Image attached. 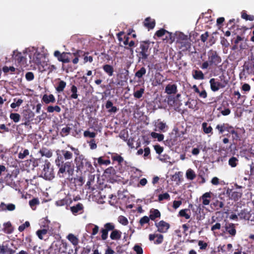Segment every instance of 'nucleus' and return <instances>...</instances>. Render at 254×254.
Instances as JSON below:
<instances>
[{"mask_svg": "<svg viewBox=\"0 0 254 254\" xmlns=\"http://www.w3.org/2000/svg\"><path fill=\"white\" fill-rule=\"evenodd\" d=\"M225 230L231 236H235L236 230L234 224L233 223H227L225 226Z\"/></svg>", "mask_w": 254, "mask_h": 254, "instance_id": "16", "label": "nucleus"}, {"mask_svg": "<svg viewBox=\"0 0 254 254\" xmlns=\"http://www.w3.org/2000/svg\"><path fill=\"white\" fill-rule=\"evenodd\" d=\"M50 167L51 163L46 161L43 166L42 173L47 180H51L54 177L53 170Z\"/></svg>", "mask_w": 254, "mask_h": 254, "instance_id": "7", "label": "nucleus"}, {"mask_svg": "<svg viewBox=\"0 0 254 254\" xmlns=\"http://www.w3.org/2000/svg\"><path fill=\"white\" fill-rule=\"evenodd\" d=\"M149 218L147 216H144L141 218L140 220V223L141 225H143L144 224L147 223L149 221Z\"/></svg>", "mask_w": 254, "mask_h": 254, "instance_id": "61", "label": "nucleus"}, {"mask_svg": "<svg viewBox=\"0 0 254 254\" xmlns=\"http://www.w3.org/2000/svg\"><path fill=\"white\" fill-rule=\"evenodd\" d=\"M66 86V83L64 81L61 80L59 83L58 86L56 87V90L58 92H61L63 91L64 88Z\"/></svg>", "mask_w": 254, "mask_h": 254, "instance_id": "35", "label": "nucleus"}, {"mask_svg": "<svg viewBox=\"0 0 254 254\" xmlns=\"http://www.w3.org/2000/svg\"><path fill=\"white\" fill-rule=\"evenodd\" d=\"M24 54V53H22L19 52L17 50H14L12 55L13 60L21 67H26L27 65L26 58L23 55Z\"/></svg>", "mask_w": 254, "mask_h": 254, "instance_id": "5", "label": "nucleus"}, {"mask_svg": "<svg viewBox=\"0 0 254 254\" xmlns=\"http://www.w3.org/2000/svg\"><path fill=\"white\" fill-rule=\"evenodd\" d=\"M23 103L22 99H19L15 102L12 103L10 105L11 108L14 109L17 107H19Z\"/></svg>", "mask_w": 254, "mask_h": 254, "instance_id": "48", "label": "nucleus"}, {"mask_svg": "<svg viewBox=\"0 0 254 254\" xmlns=\"http://www.w3.org/2000/svg\"><path fill=\"white\" fill-rule=\"evenodd\" d=\"M70 149L73 151L76 156L74 158V162L76 165V167L78 170L85 169V171L92 172L94 170L92 166L87 159L85 158L83 155L79 154V151L77 148H75L69 145H68Z\"/></svg>", "mask_w": 254, "mask_h": 254, "instance_id": "1", "label": "nucleus"}, {"mask_svg": "<svg viewBox=\"0 0 254 254\" xmlns=\"http://www.w3.org/2000/svg\"><path fill=\"white\" fill-rule=\"evenodd\" d=\"M38 66L39 69L42 71L49 70V72H51L56 68L54 65L50 64L45 61L42 62Z\"/></svg>", "mask_w": 254, "mask_h": 254, "instance_id": "11", "label": "nucleus"}, {"mask_svg": "<svg viewBox=\"0 0 254 254\" xmlns=\"http://www.w3.org/2000/svg\"><path fill=\"white\" fill-rule=\"evenodd\" d=\"M42 100L44 103L48 104L50 103H54L56 101V99L53 94H50L49 95L45 94L43 96Z\"/></svg>", "mask_w": 254, "mask_h": 254, "instance_id": "18", "label": "nucleus"}, {"mask_svg": "<svg viewBox=\"0 0 254 254\" xmlns=\"http://www.w3.org/2000/svg\"><path fill=\"white\" fill-rule=\"evenodd\" d=\"M186 175L187 178L190 180H192L196 177L195 172L191 169H189L187 171Z\"/></svg>", "mask_w": 254, "mask_h": 254, "instance_id": "28", "label": "nucleus"}, {"mask_svg": "<svg viewBox=\"0 0 254 254\" xmlns=\"http://www.w3.org/2000/svg\"><path fill=\"white\" fill-rule=\"evenodd\" d=\"M170 199V195L168 193H165L160 194L158 196V200L161 201L164 199L169 200Z\"/></svg>", "mask_w": 254, "mask_h": 254, "instance_id": "49", "label": "nucleus"}, {"mask_svg": "<svg viewBox=\"0 0 254 254\" xmlns=\"http://www.w3.org/2000/svg\"><path fill=\"white\" fill-rule=\"evenodd\" d=\"M135 42L131 40L129 42L128 46L125 47V48L127 49H129L130 51L131 52V53H132L133 52V51L131 48L135 47Z\"/></svg>", "mask_w": 254, "mask_h": 254, "instance_id": "57", "label": "nucleus"}, {"mask_svg": "<svg viewBox=\"0 0 254 254\" xmlns=\"http://www.w3.org/2000/svg\"><path fill=\"white\" fill-rule=\"evenodd\" d=\"M103 69L110 76L113 75L114 69L112 66L105 64L103 66Z\"/></svg>", "mask_w": 254, "mask_h": 254, "instance_id": "27", "label": "nucleus"}, {"mask_svg": "<svg viewBox=\"0 0 254 254\" xmlns=\"http://www.w3.org/2000/svg\"><path fill=\"white\" fill-rule=\"evenodd\" d=\"M15 251L11 249L7 242L0 244V254H14Z\"/></svg>", "mask_w": 254, "mask_h": 254, "instance_id": "9", "label": "nucleus"}, {"mask_svg": "<svg viewBox=\"0 0 254 254\" xmlns=\"http://www.w3.org/2000/svg\"><path fill=\"white\" fill-rule=\"evenodd\" d=\"M98 162L100 165L105 164L106 165H108L110 164V161L109 160H104L102 159V158L101 157L98 158Z\"/></svg>", "mask_w": 254, "mask_h": 254, "instance_id": "59", "label": "nucleus"}, {"mask_svg": "<svg viewBox=\"0 0 254 254\" xmlns=\"http://www.w3.org/2000/svg\"><path fill=\"white\" fill-rule=\"evenodd\" d=\"M30 223L28 221H26L24 224L19 226L18 227V230L20 232H22L26 228L29 227Z\"/></svg>", "mask_w": 254, "mask_h": 254, "instance_id": "51", "label": "nucleus"}, {"mask_svg": "<svg viewBox=\"0 0 254 254\" xmlns=\"http://www.w3.org/2000/svg\"><path fill=\"white\" fill-rule=\"evenodd\" d=\"M62 154L63 155L64 158L65 160H70L72 158L73 154L72 153L67 150H62Z\"/></svg>", "mask_w": 254, "mask_h": 254, "instance_id": "29", "label": "nucleus"}, {"mask_svg": "<svg viewBox=\"0 0 254 254\" xmlns=\"http://www.w3.org/2000/svg\"><path fill=\"white\" fill-rule=\"evenodd\" d=\"M66 238L68 241H69L73 245L76 246L78 244V238L72 234H69Z\"/></svg>", "mask_w": 254, "mask_h": 254, "instance_id": "23", "label": "nucleus"}, {"mask_svg": "<svg viewBox=\"0 0 254 254\" xmlns=\"http://www.w3.org/2000/svg\"><path fill=\"white\" fill-rule=\"evenodd\" d=\"M144 25L148 28L152 29L155 26V20L150 18H147L144 22Z\"/></svg>", "mask_w": 254, "mask_h": 254, "instance_id": "24", "label": "nucleus"}, {"mask_svg": "<svg viewBox=\"0 0 254 254\" xmlns=\"http://www.w3.org/2000/svg\"><path fill=\"white\" fill-rule=\"evenodd\" d=\"M166 33L170 35V33L168 32L167 31L165 30V29H162L156 32V35H157L158 37H161L163 35H165Z\"/></svg>", "mask_w": 254, "mask_h": 254, "instance_id": "52", "label": "nucleus"}, {"mask_svg": "<svg viewBox=\"0 0 254 254\" xmlns=\"http://www.w3.org/2000/svg\"><path fill=\"white\" fill-rule=\"evenodd\" d=\"M192 76L195 79H203L204 78V74L201 70H193Z\"/></svg>", "mask_w": 254, "mask_h": 254, "instance_id": "26", "label": "nucleus"}, {"mask_svg": "<svg viewBox=\"0 0 254 254\" xmlns=\"http://www.w3.org/2000/svg\"><path fill=\"white\" fill-rule=\"evenodd\" d=\"M159 159L165 163H169V165H172V163L170 161V157L167 155H161L159 157Z\"/></svg>", "mask_w": 254, "mask_h": 254, "instance_id": "34", "label": "nucleus"}, {"mask_svg": "<svg viewBox=\"0 0 254 254\" xmlns=\"http://www.w3.org/2000/svg\"><path fill=\"white\" fill-rule=\"evenodd\" d=\"M197 101L193 99H189L187 102L185 103V105L188 106L189 108L191 109L197 110L198 107L197 106Z\"/></svg>", "mask_w": 254, "mask_h": 254, "instance_id": "20", "label": "nucleus"}, {"mask_svg": "<svg viewBox=\"0 0 254 254\" xmlns=\"http://www.w3.org/2000/svg\"><path fill=\"white\" fill-rule=\"evenodd\" d=\"M151 136L154 138H157L158 141H161L164 139V135L162 134H159L155 132H152L151 133Z\"/></svg>", "mask_w": 254, "mask_h": 254, "instance_id": "33", "label": "nucleus"}, {"mask_svg": "<svg viewBox=\"0 0 254 254\" xmlns=\"http://www.w3.org/2000/svg\"><path fill=\"white\" fill-rule=\"evenodd\" d=\"M198 245L199 247L200 250H205L208 246L206 243L202 241H199L198 242Z\"/></svg>", "mask_w": 254, "mask_h": 254, "instance_id": "55", "label": "nucleus"}, {"mask_svg": "<svg viewBox=\"0 0 254 254\" xmlns=\"http://www.w3.org/2000/svg\"><path fill=\"white\" fill-rule=\"evenodd\" d=\"M208 59L210 65H217L221 62V58L217 52L213 50H210L208 52Z\"/></svg>", "mask_w": 254, "mask_h": 254, "instance_id": "6", "label": "nucleus"}, {"mask_svg": "<svg viewBox=\"0 0 254 254\" xmlns=\"http://www.w3.org/2000/svg\"><path fill=\"white\" fill-rule=\"evenodd\" d=\"M238 160L235 157H231L229 160V165L232 167H235L237 165Z\"/></svg>", "mask_w": 254, "mask_h": 254, "instance_id": "41", "label": "nucleus"}, {"mask_svg": "<svg viewBox=\"0 0 254 254\" xmlns=\"http://www.w3.org/2000/svg\"><path fill=\"white\" fill-rule=\"evenodd\" d=\"M146 71L145 68L144 67H142L135 73V76L138 78H141L146 73Z\"/></svg>", "mask_w": 254, "mask_h": 254, "instance_id": "46", "label": "nucleus"}, {"mask_svg": "<svg viewBox=\"0 0 254 254\" xmlns=\"http://www.w3.org/2000/svg\"><path fill=\"white\" fill-rule=\"evenodd\" d=\"M70 129V127H65L63 128L61 131V134L62 136L67 135L69 133Z\"/></svg>", "mask_w": 254, "mask_h": 254, "instance_id": "56", "label": "nucleus"}, {"mask_svg": "<svg viewBox=\"0 0 254 254\" xmlns=\"http://www.w3.org/2000/svg\"><path fill=\"white\" fill-rule=\"evenodd\" d=\"M221 228V224L219 223H216L215 224L213 225L211 227V230L214 231L215 230H219Z\"/></svg>", "mask_w": 254, "mask_h": 254, "instance_id": "63", "label": "nucleus"}, {"mask_svg": "<svg viewBox=\"0 0 254 254\" xmlns=\"http://www.w3.org/2000/svg\"><path fill=\"white\" fill-rule=\"evenodd\" d=\"M242 17L247 20H254V16L252 15H248L245 11L242 12Z\"/></svg>", "mask_w": 254, "mask_h": 254, "instance_id": "43", "label": "nucleus"}, {"mask_svg": "<svg viewBox=\"0 0 254 254\" xmlns=\"http://www.w3.org/2000/svg\"><path fill=\"white\" fill-rule=\"evenodd\" d=\"M203 131L205 133H209L211 132L212 128L210 126H208L206 123H203L202 124Z\"/></svg>", "mask_w": 254, "mask_h": 254, "instance_id": "38", "label": "nucleus"}, {"mask_svg": "<svg viewBox=\"0 0 254 254\" xmlns=\"http://www.w3.org/2000/svg\"><path fill=\"white\" fill-rule=\"evenodd\" d=\"M47 110L49 113H53L54 111L60 113L61 111V108L59 106H50L47 107Z\"/></svg>", "mask_w": 254, "mask_h": 254, "instance_id": "31", "label": "nucleus"}, {"mask_svg": "<svg viewBox=\"0 0 254 254\" xmlns=\"http://www.w3.org/2000/svg\"><path fill=\"white\" fill-rule=\"evenodd\" d=\"M189 210L187 209L181 210L179 212V215L182 217H184L186 219H188L190 218V215L187 213Z\"/></svg>", "mask_w": 254, "mask_h": 254, "instance_id": "47", "label": "nucleus"}, {"mask_svg": "<svg viewBox=\"0 0 254 254\" xmlns=\"http://www.w3.org/2000/svg\"><path fill=\"white\" fill-rule=\"evenodd\" d=\"M211 182L213 185H218L219 184V179L217 177H213Z\"/></svg>", "mask_w": 254, "mask_h": 254, "instance_id": "64", "label": "nucleus"}, {"mask_svg": "<svg viewBox=\"0 0 254 254\" xmlns=\"http://www.w3.org/2000/svg\"><path fill=\"white\" fill-rule=\"evenodd\" d=\"M25 77L28 81L32 80L34 79V74L32 72H28L25 75Z\"/></svg>", "mask_w": 254, "mask_h": 254, "instance_id": "60", "label": "nucleus"}, {"mask_svg": "<svg viewBox=\"0 0 254 254\" xmlns=\"http://www.w3.org/2000/svg\"><path fill=\"white\" fill-rule=\"evenodd\" d=\"M112 158L114 161H118L119 163H121L123 162L124 159L120 155H119L118 154L116 153L113 154L112 155Z\"/></svg>", "mask_w": 254, "mask_h": 254, "instance_id": "45", "label": "nucleus"}, {"mask_svg": "<svg viewBox=\"0 0 254 254\" xmlns=\"http://www.w3.org/2000/svg\"><path fill=\"white\" fill-rule=\"evenodd\" d=\"M144 92V89L141 88L139 90L135 91L133 93V96L135 98L139 99L142 97Z\"/></svg>", "mask_w": 254, "mask_h": 254, "instance_id": "40", "label": "nucleus"}, {"mask_svg": "<svg viewBox=\"0 0 254 254\" xmlns=\"http://www.w3.org/2000/svg\"><path fill=\"white\" fill-rule=\"evenodd\" d=\"M156 238L157 239L154 242V243L156 244H159L162 243L163 240V236L161 234H156Z\"/></svg>", "mask_w": 254, "mask_h": 254, "instance_id": "54", "label": "nucleus"}, {"mask_svg": "<svg viewBox=\"0 0 254 254\" xmlns=\"http://www.w3.org/2000/svg\"><path fill=\"white\" fill-rule=\"evenodd\" d=\"M86 231L91 233V237L95 236L99 232V227L98 226L92 223H89L86 226Z\"/></svg>", "mask_w": 254, "mask_h": 254, "instance_id": "12", "label": "nucleus"}, {"mask_svg": "<svg viewBox=\"0 0 254 254\" xmlns=\"http://www.w3.org/2000/svg\"><path fill=\"white\" fill-rule=\"evenodd\" d=\"M149 45L147 42H143L140 44L141 51L139 53V59L145 60L147 59L149 55Z\"/></svg>", "mask_w": 254, "mask_h": 254, "instance_id": "8", "label": "nucleus"}, {"mask_svg": "<svg viewBox=\"0 0 254 254\" xmlns=\"http://www.w3.org/2000/svg\"><path fill=\"white\" fill-rule=\"evenodd\" d=\"M2 70H3V71L4 73H7L9 71H10L11 72H13L15 70V68L13 66L8 67V66H4L2 68Z\"/></svg>", "mask_w": 254, "mask_h": 254, "instance_id": "50", "label": "nucleus"}, {"mask_svg": "<svg viewBox=\"0 0 254 254\" xmlns=\"http://www.w3.org/2000/svg\"><path fill=\"white\" fill-rule=\"evenodd\" d=\"M209 83L211 89L213 91H217L220 88H223L225 86V85H222L219 82L216 81L214 78H211L209 81Z\"/></svg>", "mask_w": 254, "mask_h": 254, "instance_id": "14", "label": "nucleus"}, {"mask_svg": "<svg viewBox=\"0 0 254 254\" xmlns=\"http://www.w3.org/2000/svg\"><path fill=\"white\" fill-rule=\"evenodd\" d=\"M39 153L42 156H45L47 158H50L53 155V152L52 150L47 148H42L40 150Z\"/></svg>", "mask_w": 254, "mask_h": 254, "instance_id": "19", "label": "nucleus"}, {"mask_svg": "<svg viewBox=\"0 0 254 254\" xmlns=\"http://www.w3.org/2000/svg\"><path fill=\"white\" fill-rule=\"evenodd\" d=\"M115 226L114 223L109 222L104 225V227L101 229V239L106 240L108 238V232L112 231L110 234V238L113 240H119L121 239L122 232L117 229H115Z\"/></svg>", "mask_w": 254, "mask_h": 254, "instance_id": "2", "label": "nucleus"}, {"mask_svg": "<svg viewBox=\"0 0 254 254\" xmlns=\"http://www.w3.org/2000/svg\"><path fill=\"white\" fill-rule=\"evenodd\" d=\"M9 117L11 120L13 121V122L17 123L20 120V116L17 113H11Z\"/></svg>", "mask_w": 254, "mask_h": 254, "instance_id": "37", "label": "nucleus"}, {"mask_svg": "<svg viewBox=\"0 0 254 254\" xmlns=\"http://www.w3.org/2000/svg\"><path fill=\"white\" fill-rule=\"evenodd\" d=\"M192 88L193 89L195 92L198 94L200 98H206L207 97V94L206 91L204 89H202L201 91H200L196 86V85H194L192 86Z\"/></svg>", "mask_w": 254, "mask_h": 254, "instance_id": "21", "label": "nucleus"}, {"mask_svg": "<svg viewBox=\"0 0 254 254\" xmlns=\"http://www.w3.org/2000/svg\"><path fill=\"white\" fill-rule=\"evenodd\" d=\"M160 213L159 211L157 209H152L150 211V215L149 218L152 220H155L156 218H159L160 217Z\"/></svg>", "mask_w": 254, "mask_h": 254, "instance_id": "25", "label": "nucleus"}, {"mask_svg": "<svg viewBox=\"0 0 254 254\" xmlns=\"http://www.w3.org/2000/svg\"><path fill=\"white\" fill-rule=\"evenodd\" d=\"M118 220L120 223L125 226L127 225L128 223L127 219L124 216H120Z\"/></svg>", "mask_w": 254, "mask_h": 254, "instance_id": "42", "label": "nucleus"}, {"mask_svg": "<svg viewBox=\"0 0 254 254\" xmlns=\"http://www.w3.org/2000/svg\"><path fill=\"white\" fill-rule=\"evenodd\" d=\"M155 126L156 127V128L154 129L155 131H162L165 132V129L167 127L166 124L162 122L156 123Z\"/></svg>", "mask_w": 254, "mask_h": 254, "instance_id": "22", "label": "nucleus"}, {"mask_svg": "<svg viewBox=\"0 0 254 254\" xmlns=\"http://www.w3.org/2000/svg\"><path fill=\"white\" fill-rule=\"evenodd\" d=\"M155 226L157 230L160 233H166L170 228V225L166 222L161 220L158 223H155Z\"/></svg>", "mask_w": 254, "mask_h": 254, "instance_id": "10", "label": "nucleus"}, {"mask_svg": "<svg viewBox=\"0 0 254 254\" xmlns=\"http://www.w3.org/2000/svg\"><path fill=\"white\" fill-rule=\"evenodd\" d=\"M154 149L158 154H160L163 152V148L159 145H155Z\"/></svg>", "mask_w": 254, "mask_h": 254, "instance_id": "62", "label": "nucleus"}, {"mask_svg": "<svg viewBox=\"0 0 254 254\" xmlns=\"http://www.w3.org/2000/svg\"><path fill=\"white\" fill-rule=\"evenodd\" d=\"M177 92V87L176 84H169L165 88V93L167 94H175Z\"/></svg>", "mask_w": 254, "mask_h": 254, "instance_id": "17", "label": "nucleus"}, {"mask_svg": "<svg viewBox=\"0 0 254 254\" xmlns=\"http://www.w3.org/2000/svg\"><path fill=\"white\" fill-rule=\"evenodd\" d=\"M84 136L85 137L94 138L96 136V133L93 132H90L88 130H86L84 132Z\"/></svg>", "mask_w": 254, "mask_h": 254, "instance_id": "53", "label": "nucleus"}, {"mask_svg": "<svg viewBox=\"0 0 254 254\" xmlns=\"http://www.w3.org/2000/svg\"><path fill=\"white\" fill-rule=\"evenodd\" d=\"M16 208V206L13 203H5L4 202H1L0 203V211H14Z\"/></svg>", "mask_w": 254, "mask_h": 254, "instance_id": "13", "label": "nucleus"}, {"mask_svg": "<svg viewBox=\"0 0 254 254\" xmlns=\"http://www.w3.org/2000/svg\"><path fill=\"white\" fill-rule=\"evenodd\" d=\"M39 204V201L38 198H33L29 201V205L33 210L36 209V205Z\"/></svg>", "mask_w": 254, "mask_h": 254, "instance_id": "36", "label": "nucleus"}, {"mask_svg": "<svg viewBox=\"0 0 254 254\" xmlns=\"http://www.w3.org/2000/svg\"><path fill=\"white\" fill-rule=\"evenodd\" d=\"M47 234H48V230H46L45 228L42 230H39L36 232L37 235L41 240H43L44 236Z\"/></svg>", "mask_w": 254, "mask_h": 254, "instance_id": "30", "label": "nucleus"}, {"mask_svg": "<svg viewBox=\"0 0 254 254\" xmlns=\"http://www.w3.org/2000/svg\"><path fill=\"white\" fill-rule=\"evenodd\" d=\"M212 193L211 192H207L204 193L200 198V201H202L203 205H209L210 202Z\"/></svg>", "mask_w": 254, "mask_h": 254, "instance_id": "15", "label": "nucleus"}, {"mask_svg": "<svg viewBox=\"0 0 254 254\" xmlns=\"http://www.w3.org/2000/svg\"><path fill=\"white\" fill-rule=\"evenodd\" d=\"M56 164L59 167V170L58 175L60 177H64V175L67 174L68 176L72 175L74 171V165L72 161H67L65 162H61L60 158L58 157L56 159Z\"/></svg>", "mask_w": 254, "mask_h": 254, "instance_id": "3", "label": "nucleus"}, {"mask_svg": "<svg viewBox=\"0 0 254 254\" xmlns=\"http://www.w3.org/2000/svg\"><path fill=\"white\" fill-rule=\"evenodd\" d=\"M133 250L137 254H143V250L142 248L139 245H135L134 246Z\"/></svg>", "mask_w": 254, "mask_h": 254, "instance_id": "58", "label": "nucleus"}, {"mask_svg": "<svg viewBox=\"0 0 254 254\" xmlns=\"http://www.w3.org/2000/svg\"><path fill=\"white\" fill-rule=\"evenodd\" d=\"M29 154V151L28 149H24L23 152L20 151L18 154V158L21 159H24Z\"/></svg>", "mask_w": 254, "mask_h": 254, "instance_id": "44", "label": "nucleus"}, {"mask_svg": "<svg viewBox=\"0 0 254 254\" xmlns=\"http://www.w3.org/2000/svg\"><path fill=\"white\" fill-rule=\"evenodd\" d=\"M71 92L72 94L70 96L72 99H77L78 97V95L77 94V89L75 85H72L71 88Z\"/></svg>", "mask_w": 254, "mask_h": 254, "instance_id": "39", "label": "nucleus"}, {"mask_svg": "<svg viewBox=\"0 0 254 254\" xmlns=\"http://www.w3.org/2000/svg\"><path fill=\"white\" fill-rule=\"evenodd\" d=\"M83 206L81 204L78 203L75 206H73L70 208L71 211L74 214L77 213L80 210H82Z\"/></svg>", "mask_w": 254, "mask_h": 254, "instance_id": "32", "label": "nucleus"}, {"mask_svg": "<svg viewBox=\"0 0 254 254\" xmlns=\"http://www.w3.org/2000/svg\"><path fill=\"white\" fill-rule=\"evenodd\" d=\"M28 56L30 59V63L39 65L41 63V59L43 58L44 55L41 54L37 49L32 47L28 50Z\"/></svg>", "mask_w": 254, "mask_h": 254, "instance_id": "4", "label": "nucleus"}]
</instances>
